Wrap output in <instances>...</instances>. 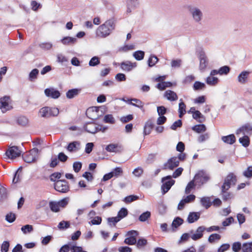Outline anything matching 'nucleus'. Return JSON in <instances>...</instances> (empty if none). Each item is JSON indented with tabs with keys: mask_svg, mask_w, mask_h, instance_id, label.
Wrapping results in <instances>:
<instances>
[{
	"mask_svg": "<svg viewBox=\"0 0 252 252\" xmlns=\"http://www.w3.org/2000/svg\"><path fill=\"white\" fill-rule=\"evenodd\" d=\"M38 153L39 150L36 148H34L29 152L23 154L22 157L25 162L31 163L36 160Z\"/></svg>",
	"mask_w": 252,
	"mask_h": 252,
	"instance_id": "nucleus-5",
	"label": "nucleus"
},
{
	"mask_svg": "<svg viewBox=\"0 0 252 252\" xmlns=\"http://www.w3.org/2000/svg\"><path fill=\"white\" fill-rule=\"evenodd\" d=\"M16 122L19 126H25L28 125L29 120L25 116H21L17 118Z\"/></svg>",
	"mask_w": 252,
	"mask_h": 252,
	"instance_id": "nucleus-30",
	"label": "nucleus"
},
{
	"mask_svg": "<svg viewBox=\"0 0 252 252\" xmlns=\"http://www.w3.org/2000/svg\"><path fill=\"white\" fill-rule=\"evenodd\" d=\"M33 230V226L32 225L26 224L23 226L21 227V231L24 234H27V233H31Z\"/></svg>",
	"mask_w": 252,
	"mask_h": 252,
	"instance_id": "nucleus-49",
	"label": "nucleus"
},
{
	"mask_svg": "<svg viewBox=\"0 0 252 252\" xmlns=\"http://www.w3.org/2000/svg\"><path fill=\"white\" fill-rule=\"evenodd\" d=\"M83 128L88 133L95 134L98 132V126H96V125L94 123L88 122L86 123L84 125Z\"/></svg>",
	"mask_w": 252,
	"mask_h": 252,
	"instance_id": "nucleus-14",
	"label": "nucleus"
},
{
	"mask_svg": "<svg viewBox=\"0 0 252 252\" xmlns=\"http://www.w3.org/2000/svg\"><path fill=\"white\" fill-rule=\"evenodd\" d=\"M54 186L57 191L62 193H66L69 190L68 182L64 179L57 180Z\"/></svg>",
	"mask_w": 252,
	"mask_h": 252,
	"instance_id": "nucleus-8",
	"label": "nucleus"
},
{
	"mask_svg": "<svg viewBox=\"0 0 252 252\" xmlns=\"http://www.w3.org/2000/svg\"><path fill=\"white\" fill-rule=\"evenodd\" d=\"M44 93L46 96L50 97L54 99H57L61 96L60 92L53 88L46 89L44 90Z\"/></svg>",
	"mask_w": 252,
	"mask_h": 252,
	"instance_id": "nucleus-15",
	"label": "nucleus"
},
{
	"mask_svg": "<svg viewBox=\"0 0 252 252\" xmlns=\"http://www.w3.org/2000/svg\"><path fill=\"white\" fill-rule=\"evenodd\" d=\"M200 212H190L187 218V221L189 223H192L197 221L200 218Z\"/></svg>",
	"mask_w": 252,
	"mask_h": 252,
	"instance_id": "nucleus-20",
	"label": "nucleus"
},
{
	"mask_svg": "<svg viewBox=\"0 0 252 252\" xmlns=\"http://www.w3.org/2000/svg\"><path fill=\"white\" fill-rule=\"evenodd\" d=\"M195 199V196L194 194L188 195L180 201L178 205V209L179 210H183L186 204L193 202Z\"/></svg>",
	"mask_w": 252,
	"mask_h": 252,
	"instance_id": "nucleus-13",
	"label": "nucleus"
},
{
	"mask_svg": "<svg viewBox=\"0 0 252 252\" xmlns=\"http://www.w3.org/2000/svg\"><path fill=\"white\" fill-rule=\"evenodd\" d=\"M179 160L177 159V157H173L168 159L167 161L164 163L162 169L173 170L179 165Z\"/></svg>",
	"mask_w": 252,
	"mask_h": 252,
	"instance_id": "nucleus-11",
	"label": "nucleus"
},
{
	"mask_svg": "<svg viewBox=\"0 0 252 252\" xmlns=\"http://www.w3.org/2000/svg\"><path fill=\"white\" fill-rule=\"evenodd\" d=\"M77 41V39L75 37L70 36H65L61 39V42L63 45H71L75 44Z\"/></svg>",
	"mask_w": 252,
	"mask_h": 252,
	"instance_id": "nucleus-24",
	"label": "nucleus"
},
{
	"mask_svg": "<svg viewBox=\"0 0 252 252\" xmlns=\"http://www.w3.org/2000/svg\"><path fill=\"white\" fill-rule=\"evenodd\" d=\"M10 97L9 96L5 95L0 98V109L3 113L12 109V106L10 104Z\"/></svg>",
	"mask_w": 252,
	"mask_h": 252,
	"instance_id": "nucleus-10",
	"label": "nucleus"
},
{
	"mask_svg": "<svg viewBox=\"0 0 252 252\" xmlns=\"http://www.w3.org/2000/svg\"><path fill=\"white\" fill-rule=\"evenodd\" d=\"M139 199V196L136 195H130L126 196L124 199V201L126 203H129L132 201L137 200Z\"/></svg>",
	"mask_w": 252,
	"mask_h": 252,
	"instance_id": "nucleus-44",
	"label": "nucleus"
},
{
	"mask_svg": "<svg viewBox=\"0 0 252 252\" xmlns=\"http://www.w3.org/2000/svg\"><path fill=\"white\" fill-rule=\"evenodd\" d=\"M192 118L199 123H203L206 121L205 117L198 110L194 111L192 115Z\"/></svg>",
	"mask_w": 252,
	"mask_h": 252,
	"instance_id": "nucleus-22",
	"label": "nucleus"
},
{
	"mask_svg": "<svg viewBox=\"0 0 252 252\" xmlns=\"http://www.w3.org/2000/svg\"><path fill=\"white\" fill-rule=\"evenodd\" d=\"M117 147H118V144H110L106 147L105 150L108 152L117 153Z\"/></svg>",
	"mask_w": 252,
	"mask_h": 252,
	"instance_id": "nucleus-50",
	"label": "nucleus"
},
{
	"mask_svg": "<svg viewBox=\"0 0 252 252\" xmlns=\"http://www.w3.org/2000/svg\"><path fill=\"white\" fill-rule=\"evenodd\" d=\"M230 70V68L228 66L224 65L220 67L218 72L220 75H226L229 72Z\"/></svg>",
	"mask_w": 252,
	"mask_h": 252,
	"instance_id": "nucleus-55",
	"label": "nucleus"
},
{
	"mask_svg": "<svg viewBox=\"0 0 252 252\" xmlns=\"http://www.w3.org/2000/svg\"><path fill=\"white\" fill-rule=\"evenodd\" d=\"M182 62V61L181 59L173 60L171 63V67L173 68L180 67Z\"/></svg>",
	"mask_w": 252,
	"mask_h": 252,
	"instance_id": "nucleus-61",
	"label": "nucleus"
},
{
	"mask_svg": "<svg viewBox=\"0 0 252 252\" xmlns=\"http://www.w3.org/2000/svg\"><path fill=\"white\" fill-rule=\"evenodd\" d=\"M21 152L16 146L10 147L5 153L4 158L6 159H14L21 155Z\"/></svg>",
	"mask_w": 252,
	"mask_h": 252,
	"instance_id": "nucleus-9",
	"label": "nucleus"
},
{
	"mask_svg": "<svg viewBox=\"0 0 252 252\" xmlns=\"http://www.w3.org/2000/svg\"><path fill=\"white\" fill-rule=\"evenodd\" d=\"M162 185L161 187L162 193L164 194L171 189V187L175 184V181L172 179L170 175L166 176L161 179Z\"/></svg>",
	"mask_w": 252,
	"mask_h": 252,
	"instance_id": "nucleus-6",
	"label": "nucleus"
},
{
	"mask_svg": "<svg viewBox=\"0 0 252 252\" xmlns=\"http://www.w3.org/2000/svg\"><path fill=\"white\" fill-rule=\"evenodd\" d=\"M103 121L105 123L113 124L115 122V120L111 114H107L105 115Z\"/></svg>",
	"mask_w": 252,
	"mask_h": 252,
	"instance_id": "nucleus-48",
	"label": "nucleus"
},
{
	"mask_svg": "<svg viewBox=\"0 0 252 252\" xmlns=\"http://www.w3.org/2000/svg\"><path fill=\"white\" fill-rule=\"evenodd\" d=\"M194 180L196 185L201 186L210 180V177L205 171L201 170L195 174Z\"/></svg>",
	"mask_w": 252,
	"mask_h": 252,
	"instance_id": "nucleus-7",
	"label": "nucleus"
},
{
	"mask_svg": "<svg viewBox=\"0 0 252 252\" xmlns=\"http://www.w3.org/2000/svg\"><path fill=\"white\" fill-rule=\"evenodd\" d=\"M243 175L248 178L252 177V166H249L247 169L244 171Z\"/></svg>",
	"mask_w": 252,
	"mask_h": 252,
	"instance_id": "nucleus-63",
	"label": "nucleus"
},
{
	"mask_svg": "<svg viewBox=\"0 0 252 252\" xmlns=\"http://www.w3.org/2000/svg\"><path fill=\"white\" fill-rule=\"evenodd\" d=\"M205 88L206 85L200 81H195L193 86V89L195 91L204 90Z\"/></svg>",
	"mask_w": 252,
	"mask_h": 252,
	"instance_id": "nucleus-35",
	"label": "nucleus"
},
{
	"mask_svg": "<svg viewBox=\"0 0 252 252\" xmlns=\"http://www.w3.org/2000/svg\"><path fill=\"white\" fill-rule=\"evenodd\" d=\"M128 210L126 208H122L118 212L116 217L119 219L120 221L121 220L126 217L128 215Z\"/></svg>",
	"mask_w": 252,
	"mask_h": 252,
	"instance_id": "nucleus-27",
	"label": "nucleus"
},
{
	"mask_svg": "<svg viewBox=\"0 0 252 252\" xmlns=\"http://www.w3.org/2000/svg\"><path fill=\"white\" fill-rule=\"evenodd\" d=\"M102 218L99 216L95 217L92 220H91L89 223L91 225H99L101 223Z\"/></svg>",
	"mask_w": 252,
	"mask_h": 252,
	"instance_id": "nucleus-59",
	"label": "nucleus"
},
{
	"mask_svg": "<svg viewBox=\"0 0 252 252\" xmlns=\"http://www.w3.org/2000/svg\"><path fill=\"white\" fill-rule=\"evenodd\" d=\"M5 220L8 222L12 223L16 220V216L12 213L7 214L5 216Z\"/></svg>",
	"mask_w": 252,
	"mask_h": 252,
	"instance_id": "nucleus-60",
	"label": "nucleus"
},
{
	"mask_svg": "<svg viewBox=\"0 0 252 252\" xmlns=\"http://www.w3.org/2000/svg\"><path fill=\"white\" fill-rule=\"evenodd\" d=\"M39 71L37 68H34L32 69L30 73H29V80L31 81H32L33 80L37 78V75L38 74Z\"/></svg>",
	"mask_w": 252,
	"mask_h": 252,
	"instance_id": "nucleus-47",
	"label": "nucleus"
},
{
	"mask_svg": "<svg viewBox=\"0 0 252 252\" xmlns=\"http://www.w3.org/2000/svg\"><path fill=\"white\" fill-rule=\"evenodd\" d=\"M39 113L41 114V117L44 118H49L51 117H56L59 115V110L56 107H50L45 106L41 108Z\"/></svg>",
	"mask_w": 252,
	"mask_h": 252,
	"instance_id": "nucleus-2",
	"label": "nucleus"
},
{
	"mask_svg": "<svg viewBox=\"0 0 252 252\" xmlns=\"http://www.w3.org/2000/svg\"><path fill=\"white\" fill-rule=\"evenodd\" d=\"M57 62L65 65V63H68V59L62 54L57 55Z\"/></svg>",
	"mask_w": 252,
	"mask_h": 252,
	"instance_id": "nucleus-52",
	"label": "nucleus"
},
{
	"mask_svg": "<svg viewBox=\"0 0 252 252\" xmlns=\"http://www.w3.org/2000/svg\"><path fill=\"white\" fill-rule=\"evenodd\" d=\"M62 173L61 172H57L51 174L50 176V180L52 182H56L57 180L61 178Z\"/></svg>",
	"mask_w": 252,
	"mask_h": 252,
	"instance_id": "nucleus-42",
	"label": "nucleus"
},
{
	"mask_svg": "<svg viewBox=\"0 0 252 252\" xmlns=\"http://www.w3.org/2000/svg\"><path fill=\"white\" fill-rule=\"evenodd\" d=\"M9 242L5 241L3 242L1 246V252H7L9 248Z\"/></svg>",
	"mask_w": 252,
	"mask_h": 252,
	"instance_id": "nucleus-64",
	"label": "nucleus"
},
{
	"mask_svg": "<svg viewBox=\"0 0 252 252\" xmlns=\"http://www.w3.org/2000/svg\"><path fill=\"white\" fill-rule=\"evenodd\" d=\"M182 126V121L181 120H178L175 121L170 126V128L172 130H175L178 127H181Z\"/></svg>",
	"mask_w": 252,
	"mask_h": 252,
	"instance_id": "nucleus-62",
	"label": "nucleus"
},
{
	"mask_svg": "<svg viewBox=\"0 0 252 252\" xmlns=\"http://www.w3.org/2000/svg\"><path fill=\"white\" fill-rule=\"evenodd\" d=\"M188 9L194 22L197 23H200L203 17L202 11L198 7L192 5H189L188 6Z\"/></svg>",
	"mask_w": 252,
	"mask_h": 252,
	"instance_id": "nucleus-3",
	"label": "nucleus"
},
{
	"mask_svg": "<svg viewBox=\"0 0 252 252\" xmlns=\"http://www.w3.org/2000/svg\"><path fill=\"white\" fill-rule=\"evenodd\" d=\"M100 63V58L97 56L92 57L89 62L90 66H95Z\"/></svg>",
	"mask_w": 252,
	"mask_h": 252,
	"instance_id": "nucleus-37",
	"label": "nucleus"
},
{
	"mask_svg": "<svg viewBox=\"0 0 252 252\" xmlns=\"http://www.w3.org/2000/svg\"><path fill=\"white\" fill-rule=\"evenodd\" d=\"M201 124L193 126L191 127L192 130L198 133L205 132L207 129L206 126L205 125Z\"/></svg>",
	"mask_w": 252,
	"mask_h": 252,
	"instance_id": "nucleus-26",
	"label": "nucleus"
},
{
	"mask_svg": "<svg viewBox=\"0 0 252 252\" xmlns=\"http://www.w3.org/2000/svg\"><path fill=\"white\" fill-rule=\"evenodd\" d=\"M198 57L200 61L199 67L200 70H204L208 65V60L204 51L202 49L198 51Z\"/></svg>",
	"mask_w": 252,
	"mask_h": 252,
	"instance_id": "nucleus-12",
	"label": "nucleus"
},
{
	"mask_svg": "<svg viewBox=\"0 0 252 252\" xmlns=\"http://www.w3.org/2000/svg\"><path fill=\"white\" fill-rule=\"evenodd\" d=\"M184 223V220L179 217H177L173 220L172 224V230L173 232L176 231V229Z\"/></svg>",
	"mask_w": 252,
	"mask_h": 252,
	"instance_id": "nucleus-18",
	"label": "nucleus"
},
{
	"mask_svg": "<svg viewBox=\"0 0 252 252\" xmlns=\"http://www.w3.org/2000/svg\"><path fill=\"white\" fill-rule=\"evenodd\" d=\"M154 127V124L152 120H149L147 121L144 126L143 134L144 135H148L151 132L153 128Z\"/></svg>",
	"mask_w": 252,
	"mask_h": 252,
	"instance_id": "nucleus-19",
	"label": "nucleus"
},
{
	"mask_svg": "<svg viewBox=\"0 0 252 252\" xmlns=\"http://www.w3.org/2000/svg\"><path fill=\"white\" fill-rule=\"evenodd\" d=\"M137 66V63H131L130 61L123 62L121 63V67L124 71L129 72L132 70L133 68L136 67Z\"/></svg>",
	"mask_w": 252,
	"mask_h": 252,
	"instance_id": "nucleus-16",
	"label": "nucleus"
},
{
	"mask_svg": "<svg viewBox=\"0 0 252 252\" xmlns=\"http://www.w3.org/2000/svg\"><path fill=\"white\" fill-rule=\"evenodd\" d=\"M145 52L141 50H138L133 53V57L137 61H141L144 58Z\"/></svg>",
	"mask_w": 252,
	"mask_h": 252,
	"instance_id": "nucleus-36",
	"label": "nucleus"
},
{
	"mask_svg": "<svg viewBox=\"0 0 252 252\" xmlns=\"http://www.w3.org/2000/svg\"><path fill=\"white\" fill-rule=\"evenodd\" d=\"M49 207L50 210L53 212H58L60 211V207L57 202L50 201L49 202Z\"/></svg>",
	"mask_w": 252,
	"mask_h": 252,
	"instance_id": "nucleus-38",
	"label": "nucleus"
},
{
	"mask_svg": "<svg viewBox=\"0 0 252 252\" xmlns=\"http://www.w3.org/2000/svg\"><path fill=\"white\" fill-rule=\"evenodd\" d=\"M244 134L246 132L248 134H251L252 133V124L250 123H247L242 126Z\"/></svg>",
	"mask_w": 252,
	"mask_h": 252,
	"instance_id": "nucleus-54",
	"label": "nucleus"
},
{
	"mask_svg": "<svg viewBox=\"0 0 252 252\" xmlns=\"http://www.w3.org/2000/svg\"><path fill=\"white\" fill-rule=\"evenodd\" d=\"M237 182L236 176L232 173H230L227 175L224 179V183L221 186V192H224L228 190L231 185H235Z\"/></svg>",
	"mask_w": 252,
	"mask_h": 252,
	"instance_id": "nucleus-4",
	"label": "nucleus"
},
{
	"mask_svg": "<svg viewBox=\"0 0 252 252\" xmlns=\"http://www.w3.org/2000/svg\"><path fill=\"white\" fill-rule=\"evenodd\" d=\"M57 158L59 161L64 163L67 161L68 157L64 153L60 152L58 155Z\"/></svg>",
	"mask_w": 252,
	"mask_h": 252,
	"instance_id": "nucleus-57",
	"label": "nucleus"
},
{
	"mask_svg": "<svg viewBox=\"0 0 252 252\" xmlns=\"http://www.w3.org/2000/svg\"><path fill=\"white\" fill-rule=\"evenodd\" d=\"M158 60V58L156 55H151L148 60V66L150 67L154 66Z\"/></svg>",
	"mask_w": 252,
	"mask_h": 252,
	"instance_id": "nucleus-32",
	"label": "nucleus"
},
{
	"mask_svg": "<svg viewBox=\"0 0 252 252\" xmlns=\"http://www.w3.org/2000/svg\"><path fill=\"white\" fill-rule=\"evenodd\" d=\"M251 73L250 71L247 70L242 71L237 77L238 81L242 84H246Z\"/></svg>",
	"mask_w": 252,
	"mask_h": 252,
	"instance_id": "nucleus-17",
	"label": "nucleus"
},
{
	"mask_svg": "<svg viewBox=\"0 0 252 252\" xmlns=\"http://www.w3.org/2000/svg\"><path fill=\"white\" fill-rule=\"evenodd\" d=\"M115 27L114 20L113 19H109L97 28L96 34L98 36L105 37L110 34L115 29Z\"/></svg>",
	"mask_w": 252,
	"mask_h": 252,
	"instance_id": "nucleus-1",
	"label": "nucleus"
},
{
	"mask_svg": "<svg viewBox=\"0 0 252 252\" xmlns=\"http://www.w3.org/2000/svg\"><path fill=\"white\" fill-rule=\"evenodd\" d=\"M82 164L80 161H75L73 163V169L76 173L79 172L81 169Z\"/></svg>",
	"mask_w": 252,
	"mask_h": 252,
	"instance_id": "nucleus-58",
	"label": "nucleus"
},
{
	"mask_svg": "<svg viewBox=\"0 0 252 252\" xmlns=\"http://www.w3.org/2000/svg\"><path fill=\"white\" fill-rule=\"evenodd\" d=\"M200 203L202 206L207 209L210 207L212 205V203L210 201V198L209 197H203L201 198L200 199Z\"/></svg>",
	"mask_w": 252,
	"mask_h": 252,
	"instance_id": "nucleus-29",
	"label": "nucleus"
},
{
	"mask_svg": "<svg viewBox=\"0 0 252 252\" xmlns=\"http://www.w3.org/2000/svg\"><path fill=\"white\" fill-rule=\"evenodd\" d=\"M240 143H241L244 147H248L250 144V139L247 135H244L239 139Z\"/></svg>",
	"mask_w": 252,
	"mask_h": 252,
	"instance_id": "nucleus-33",
	"label": "nucleus"
},
{
	"mask_svg": "<svg viewBox=\"0 0 252 252\" xmlns=\"http://www.w3.org/2000/svg\"><path fill=\"white\" fill-rule=\"evenodd\" d=\"M151 215V212L149 211H146L141 214L139 217V220L141 222L146 221L149 218H150Z\"/></svg>",
	"mask_w": 252,
	"mask_h": 252,
	"instance_id": "nucleus-40",
	"label": "nucleus"
},
{
	"mask_svg": "<svg viewBox=\"0 0 252 252\" xmlns=\"http://www.w3.org/2000/svg\"><path fill=\"white\" fill-rule=\"evenodd\" d=\"M165 96L170 101H175L178 99V96L176 93L171 90H167L164 93Z\"/></svg>",
	"mask_w": 252,
	"mask_h": 252,
	"instance_id": "nucleus-23",
	"label": "nucleus"
},
{
	"mask_svg": "<svg viewBox=\"0 0 252 252\" xmlns=\"http://www.w3.org/2000/svg\"><path fill=\"white\" fill-rule=\"evenodd\" d=\"M206 83L210 86H215L219 82V79L217 77L213 76H209L206 78Z\"/></svg>",
	"mask_w": 252,
	"mask_h": 252,
	"instance_id": "nucleus-34",
	"label": "nucleus"
},
{
	"mask_svg": "<svg viewBox=\"0 0 252 252\" xmlns=\"http://www.w3.org/2000/svg\"><path fill=\"white\" fill-rule=\"evenodd\" d=\"M124 243L129 245H135L136 243V238L133 236H131V237L126 238Z\"/></svg>",
	"mask_w": 252,
	"mask_h": 252,
	"instance_id": "nucleus-51",
	"label": "nucleus"
},
{
	"mask_svg": "<svg viewBox=\"0 0 252 252\" xmlns=\"http://www.w3.org/2000/svg\"><path fill=\"white\" fill-rule=\"evenodd\" d=\"M128 100L130 101L129 104L140 109L143 108V103L140 99L137 98H131L128 99Z\"/></svg>",
	"mask_w": 252,
	"mask_h": 252,
	"instance_id": "nucleus-25",
	"label": "nucleus"
},
{
	"mask_svg": "<svg viewBox=\"0 0 252 252\" xmlns=\"http://www.w3.org/2000/svg\"><path fill=\"white\" fill-rule=\"evenodd\" d=\"M221 238V236L217 233L211 234L208 238V241L210 243H213L215 240H219Z\"/></svg>",
	"mask_w": 252,
	"mask_h": 252,
	"instance_id": "nucleus-56",
	"label": "nucleus"
},
{
	"mask_svg": "<svg viewBox=\"0 0 252 252\" xmlns=\"http://www.w3.org/2000/svg\"><path fill=\"white\" fill-rule=\"evenodd\" d=\"M242 252H252V242L243 243Z\"/></svg>",
	"mask_w": 252,
	"mask_h": 252,
	"instance_id": "nucleus-39",
	"label": "nucleus"
},
{
	"mask_svg": "<svg viewBox=\"0 0 252 252\" xmlns=\"http://www.w3.org/2000/svg\"><path fill=\"white\" fill-rule=\"evenodd\" d=\"M80 143L78 141H73L69 143L67 146V150L69 152H73L76 149V146L79 145Z\"/></svg>",
	"mask_w": 252,
	"mask_h": 252,
	"instance_id": "nucleus-45",
	"label": "nucleus"
},
{
	"mask_svg": "<svg viewBox=\"0 0 252 252\" xmlns=\"http://www.w3.org/2000/svg\"><path fill=\"white\" fill-rule=\"evenodd\" d=\"M80 91V90L78 89H72L69 90L66 93V96L68 98H73L79 94Z\"/></svg>",
	"mask_w": 252,
	"mask_h": 252,
	"instance_id": "nucleus-28",
	"label": "nucleus"
},
{
	"mask_svg": "<svg viewBox=\"0 0 252 252\" xmlns=\"http://www.w3.org/2000/svg\"><path fill=\"white\" fill-rule=\"evenodd\" d=\"M242 249L241 243L240 242H236L232 245V250L234 252H239Z\"/></svg>",
	"mask_w": 252,
	"mask_h": 252,
	"instance_id": "nucleus-53",
	"label": "nucleus"
},
{
	"mask_svg": "<svg viewBox=\"0 0 252 252\" xmlns=\"http://www.w3.org/2000/svg\"><path fill=\"white\" fill-rule=\"evenodd\" d=\"M119 221H120L119 219H118L116 217L107 218L108 224L111 227L116 226L117 223Z\"/></svg>",
	"mask_w": 252,
	"mask_h": 252,
	"instance_id": "nucleus-43",
	"label": "nucleus"
},
{
	"mask_svg": "<svg viewBox=\"0 0 252 252\" xmlns=\"http://www.w3.org/2000/svg\"><path fill=\"white\" fill-rule=\"evenodd\" d=\"M197 186L196 185V183L194 179L190 181L186 186L185 189V193L187 194H189L190 193L192 189H194L195 186Z\"/></svg>",
	"mask_w": 252,
	"mask_h": 252,
	"instance_id": "nucleus-31",
	"label": "nucleus"
},
{
	"mask_svg": "<svg viewBox=\"0 0 252 252\" xmlns=\"http://www.w3.org/2000/svg\"><path fill=\"white\" fill-rule=\"evenodd\" d=\"M222 141L225 143L232 145L236 142V137L233 134L221 137Z\"/></svg>",
	"mask_w": 252,
	"mask_h": 252,
	"instance_id": "nucleus-21",
	"label": "nucleus"
},
{
	"mask_svg": "<svg viewBox=\"0 0 252 252\" xmlns=\"http://www.w3.org/2000/svg\"><path fill=\"white\" fill-rule=\"evenodd\" d=\"M221 192L222 195V199L224 201H226L228 199L233 198L234 197L233 194L231 192H227V190H225L224 192L221 191Z\"/></svg>",
	"mask_w": 252,
	"mask_h": 252,
	"instance_id": "nucleus-46",
	"label": "nucleus"
},
{
	"mask_svg": "<svg viewBox=\"0 0 252 252\" xmlns=\"http://www.w3.org/2000/svg\"><path fill=\"white\" fill-rule=\"evenodd\" d=\"M70 222L68 221L62 220L59 222L58 227L60 230L66 229L70 227Z\"/></svg>",
	"mask_w": 252,
	"mask_h": 252,
	"instance_id": "nucleus-41",
	"label": "nucleus"
}]
</instances>
